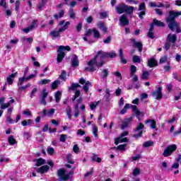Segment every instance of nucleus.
<instances>
[{"instance_id": "nucleus-1", "label": "nucleus", "mask_w": 181, "mask_h": 181, "mask_svg": "<svg viewBox=\"0 0 181 181\" xmlns=\"http://www.w3.org/2000/svg\"><path fill=\"white\" fill-rule=\"evenodd\" d=\"M170 15L166 18V22L168 23V28L170 30L173 31L176 29L177 33H180V28H179V23L175 21V19L177 18V16H180L181 11L175 12L173 11H170L169 12Z\"/></svg>"}, {"instance_id": "nucleus-2", "label": "nucleus", "mask_w": 181, "mask_h": 181, "mask_svg": "<svg viewBox=\"0 0 181 181\" xmlns=\"http://www.w3.org/2000/svg\"><path fill=\"white\" fill-rule=\"evenodd\" d=\"M100 52H98L97 55L88 63V66L85 68L86 71H95L99 66L104 64V62L100 55Z\"/></svg>"}, {"instance_id": "nucleus-3", "label": "nucleus", "mask_w": 181, "mask_h": 181, "mask_svg": "<svg viewBox=\"0 0 181 181\" xmlns=\"http://www.w3.org/2000/svg\"><path fill=\"white\" fill-rule=\"evenodd\" d=\"M59 26H62V28L58 30L54 29L50 33V36H52L53 39H57V37H60L61 33H62V32H64L67 30V29H69V26H70V21L66 22V21L62 20L59 21Z\"/></svg>"}, {"instance_id": "nucleus-4", "label": "nucleus", "mask_w": 181, "mask_h": 181, "mask_svg": "<svg viewBox=\"0 0 181 181\" xmlns=\"http://www.w3.org/2000/svg\"><path fill=\"white\" fill-rule=\"evenodd\" d=\"M177 39V36L175 34L170 33L167 36L166 42L164 45L163 49L168 52L170 49V46L172 49H176V47H179L177 45H176V40Z\"/></svg>"}, {"instance_id": "nucleus-5", "label": "nucleus", "mask_w": 181, "mask_h": 181, "mask_svg": "<svg viewBox=\"0 0 181 181\" xmlns=\"http://www.w3.org/2000/svg\"><path fill=\"white\" fill-rule=\"evenodd\" d=\"M115 9L117 13L119 15H121V13H127V15H132V13H134V7L132 6H128L124 3H121L116 6Z\"/></svg>"}, {"instance_id": "nucleus-6", "label": "nucleus", "mask_w": 181, "mask_h": 181, "mask_svg": "<svg viewBox=\"0 0 181 181\" xmlns=\"http://www.w3.org/2000/svg\"><path fill=\"white\" fill-rule=\"evenodd\" d=\"M129 108H132L133 112L135 113L136 117H139L141 115V111L138 110V107L136 105H131L129 103H127L123 109L120 111V114L122 115H124V114H127V111L129 110Z\"/></svg>"}, {"instance_id": "nucleus-7", "label": "nucleus", "mask_w": 181, "mask_h": 181, "mask_svg": "<svg viewBox=\"0 0 181 181\" xmlns=\"http://www.w3.org/2000/svg\"><path fill=\"white\" fill-rule=\"evenodd\" d=\"M65 50L67 52H70L69 46H59L57 50L58 54L57 57V63H62L63 62V59H64V56H66V53H64Z\"/></svg>"}, {"instance_id": "nucleus-8", "label": "nucleus", "mask_w": 181, "mask_h": 181, "mask_svg": "<svg viewBox=\"0 0 181 181\" xmlns=\"http://www.w3.org/2000/svg\"><path fill=\"white\" fill-rule=\"evenodd\" d=\"M176 149H177V146H176V144L168 146L164 149L163 156H164V158H168V156H170V155H172V153H173L175 151H176Z\"/></svg>"}, {"instance_id": "nucleus-9", "label": "nucleus", "mask_w": 181, "mask_h": 181, "mask_svg": "<svg viewBox=\"0 0 181 181\" xmlns=\"http://www.w3.org/2000/svg\"><path fill=\"white\" fill-rule=\"evenodd\" d=\"M58 177L59 180H69V177H70V175H71V172H67V170L64 169L58 170L57 171Z\"/></svg>"}, {"instance_id": "nucleus-10", "label": "nucleus", "mask_w": 181, "mask_h": 181, "mask_svg": "<svg viewBox=\"0 0 181 181\" xmlns=\"http://www.w3.org/2000/svg\"><path fill=\"white\" fill-rule=\"evenodd\" d=\"M98 53H100V59L102 60L103 59H108L109 57L112 59L114 57H117V56L115 51H112L110 52H103V51H99Z\"/></svg>"}, {"instance_id": "nucleus-11", "label": "nucleus", "mask_w": 181, "mask_h": 181, "mask_svg": "<svg viewBox=\"0 0 181 181\" xmlns=\"http://www.w3.org/2000/svg\"><path fill=\"white\" fill-rule=\"evenodd\" d=\"M127 135H128V132H124L122 133L120 135V137L115 139V145H118V144H122V142H128V139L127 137L124 138V136H127Z\"/></svg>"}, {"instance_id": "nucleus-12", "label": "nucleus", "mask_w": 181, "mask_h": 181, "mask_svg": "<svg viewBox=\"0 0 181 181\" xmlns=\"http://www.w3.org/2000/svg\"><path fill=\"white\" fill-rule=\"evenodd\" d=\"M144 128V126L142 123H139L136 129H135V132L136 134H134V138H139L141 136H142V134H143V129Z\"/></svg>"}, {"instance_id": "nucleus-13", "label": "nucleus", "mask_w": 181, "mask_h": 181, "mask_svg": "<svg viewBox=\"0 0 181 181\" xmlns=\"http://www.w3.org/2000/svg\"><path fill=\"white\" fill-rule=\"evenodd\" d=\"M153 97H155L156 100L160 101L162 100V87H158L156 90L153 91Z\"/></svg>"}, {"instance_id": "nucleus-14", "label": "nucleus", "mask_w": 181, "mask_h": 181, "mask_svg": "<svg viewBox=\"0 0 181 181\" xmlns=\"http://www.w3.org/2000/svg\"><path fill=\"white\" fill-rule=\"evenodd\" d=\"M79 83L80 84H85L83 86V90L85 91V93H88V87L93 86L90 81H86V80L83 78L79 79Z\"/></svg>"}, {"instance_id": "nucleus-15", "label": "nucleus", "mask_w": 181, "mask_h": 181, "mask_svg": "<svg viewBox=\"0 0 181 181\" xmlns=\"http://www.w3.org/2000/svg\"><path fill=\"white\" fill-rule=\"evenodd\" d=\"M139 11L141 12L139 13V18L140 19H144V16L146 14V6L145 5V3H141L139 6Z\"/></svg>"}, {"instance_id": "nucleus-16", "label": "nucleus", "mask_w": 181, "mask_h": 181, "mask_svg": "<svg viewBox=\"0 0 181 181\" xmlns=\"http://www.w3.org/2000/svg\"><path fill=\"white\" fill-rule=\"evenodd\" d=\"M37 25V20H34L33 21L32 24L29 27L23 29V32H24V33H29L30 32H32V30H33V29H35V27Z\"/></svg>"}, {"instance_id": "nucleus-17", "label": "nucleus", "mask_w": 181, "mask_h": 181, "mask_svg": "<svg viewBox=\"0 0 181 181\" xmlns=\"http://www.w3.org/2000/svg\"><path fill=\"white\" fill-rule=\"evenodd\" d=\"M35 77H36V74H32L28 76H27L26 78H20L18 86H21L23 84V83H25V81H29V80H31L32 78H35Z\"/></svg>"}, {"instance_id": "nucleus-18", "label": "nucleus", "mask_w": 181, "mask_h": 181, "mask_svg": "<svg viewBox=\"0 0 181 181\" xmlns=\"http://www.w3.org/2000/svg\"><path fill=\"white\" fill-rule=\"evenodd\" d=\"M119 22H120L119 23L120 26H127L129 25V21L128 20V18L125 14L120 16Z\"/></svg>"}, {"instance_id": "nucleus-19", "label": "nucleus", "mask_w": 181, "mask_h": 181, "mask_svg": "<svg viewBox=\"0 0 181 181\" xmlns=\"http://www.w3.org/2000/svg\"><path fill=\"white\" fill-rule=\"evenodd\" d=\"M49 93H47V90L46 89H43L42 91V96L40 99V104L42 105H46V98Z\"/></svg>"}, {"instance_id": "nucleus-20", "label": "nucleus", "mask_w": 181, "mask_h": 181, "mask_svg": "<svg viewBox=\"0 0 181 181\" xmlns=\"http://www.w3.org/2000/svg\"><path fill=\"white\" fill-rule=\"evenodd\" d=\"M49 169H50V167H49V165H42V167L37 168L36 172L37 173H41V175H43V173H47V172L49 171Z\"/></svg>"}, {"instance_id": "nucleus-21", "label": "nucleus", "mask_w": 181, "mask_h": 181, "mask_svg": "<svg viewBox=\"0 0 181 181\" xmlns=\"http://www.w3.org/2000/svg\"><path fill=\"white\" fill-rule=\"evenodd\" d=\"M130 40H131V42H133L134 47H136L137 49H139V52L140 53L142 52V46H143L142 42H136V41H135V39H131Z\"/></svg>"}, {"instance_id": "nucleus-22", "label": "nucleus", "mask_w": 181, "mask_h": 181, "mask_svg": "<svg viewBox=\"0 0 181 181\" xmlns=\"http://www.w3.org/2000/svg\"><path fill=\"white\" fill-rule=\"evenodd\" d=\"M54 111L55 110L52 108L50 110H44L42 111V114H43V117H46V115H47V117H52V115H53L54 114Z\"/></svg>"}, {"instance_id": "nucleus-23", "label": "nucleus", "mask_w": 181, "mask_h": 181, "mask_svg": "<svg viewBox=\"0 0 181 181\" xmlns=\"http://www.w3.org/2000/svg\"><path fill=\"white\" fill-rule=\"evenodd\" d=\"M148 67H156V66H158V62L156 59L151 58L148 60Z\"/></svg>"}, {"instance_id": "nucleus-24", "label": "nucleus", "mask_w": 181, "mask_h": 181, "mask_svg": "<svg viewBox=\"0 0 181 181\" xmlns=\"http://www.w3.org/2000/svg\"><path fill=\"white\" fill-rule=\"evenodd\" d=\"M145 122L146 124H150L151 129H156V121L155 119H147Z\"/></svg>"}, {"instance_id": "nucleus-25", "label": "nucleus", "mask_w": 181, "mask_h": 181, "mask_svg": "<svg viewBox=\"0 0 181 181\" xmlns=\"http://www.w3.org/2000/svg\"><path fill=\"white\" fill-rule=\"evenodd\" d=\"M132 121V118H128V119H124V121L122 124L121 129H125V128H127V127H128V125H129V124H131Z\"/></svg>"}, {"instance_id": "nucleus-26", "label": "nucleus", "mask_w": 181, "mask_h": 181, "mask_svg": "<svg viewBox=\"0 0 181 181\" xmlns=\"http://www.w3.org/2000/svg\"><path fill=\"white\" fill-rule=\"evenodd\" d=\"M71 65H72V67L78 66V57H77V55L74 56L72 59Z\"/></svg>"}, {"instance_id": "nucleus-27", "label": "nucleus", "mask_w": 181, "mask_h": 181, "mask_svg": "<svg viewBox=\"0 0 181 181\" xmlns=\"http://www.w3.org/2000/svg\"><path fill=\"white\" fill-rule=\"evenodd\" d=\"M16 74H18V72H15L13 74H11L8 78H7V82L8 84H12L13 83V79L16 76Z\"/></svg>"}, {"instance_id": "nucleus-28", "label": "nucleus", "mask_w": 181, "mask_h": 181, "mask_svg": "<svg viewBox=\"0 0 181 181\" xmlns=\"http://www.w3.org/2000/svg\"><path fill=\"white\" fill-rule=\"evenodd\" d=\"M101 78L103 80H105L107 81V77H108V69H103L101 74H100Z\"/></svg>"}, {"instance_id": "nucleus-29", "label": "nucleus", "mask_w": 181, "mask_h": 181, "mask_svg": "<svg viewBox=\"0 0 181 181\" xmlns=\"http://www.w3.org/2000/svg\"><path fill=\"white\" fill-rule=\"evenodd\" d=\"M153 25H155L156 26H159L161 28H163V26H165V23L159 20H157L156 18H154L153 20Z\"/></svg>"}, {"instance_id": "nucleus-30", "label": "nucleus", "mask_w": 181, "mask_h": 181, "mask_svg": "<svg viewBox=\"0 0 181 181\" xmlns=\"http://www.w3.org/2000/svg\"><path fill=\"white\" fill-rule=\"evenodd\" d=\"M54 97H55V102L57 103H60V100H62V91L60 90L57 91V93H55Z\"/></svg>"}, {"instance_id": "nucleus-31", "label": "nucleus", "mask_w": 181, "mask_h": 181, "mask_svg": "<svg viewBox=\"0 0 181 181\" xmlns=\"http://www.w3.org/2000/svg\"><path fill=\"white\" fill-rule=\"evenodd\" d=\"M98 28L100 29L103 32L107 33V27L104 25L103 22H99L97 24Z\"/></svg>"}, {"instance_id": "nucleus-32", "label": "nucleus", "mask_w": 181, "mask_h": 181, "mask_svg": "<svg viewBox=\"0 0 181 181\" xmlns=\"http://www.w3.org/2000/svg\"><path fill=\"white\" fill-rule=\"evenodd\" d=\"M34 162L36 163V166H42V165H45V163H46L45 160L42 158L35 159Z\"/></svg>"}, {"instance_id": "nucleus-33", "label": "nucleus", "mask_w": 181, "mask_h": 181, "mask_svg": "<svg viewBox=\"0 0 181 181\" xmlns=\"http://www.w3.org/2000/svg\"><path fill=\"white\" fill-rule=\"evenodd\" d=\"M93 37L95 39H100L101 37V35L100 34V31L95 28H93Z\"/></svg>"}, {"instance_id": "nucleus-34", "label": "nucleus", "mask_w": 181, "mask_h": 181, "mask_svg": "<svg viewBox=\"0 0 181 181\" xmlns=\"http://www.w3.org/2000/svg\"><path fill=\"white\" fill-rule=\"evenodd\" d=\"M92 127H93L92 132L94 135V137L97 138L98 136V127H97V126H95V124H93Z\"/></svg>"}, {"instance_id": "nucleus-35", "label": "nucleus", "mask_w": 181, "mask_h": 181, "mask_svg": "<svg viewBox=\"0 0 181 181\" xmlns=\"http://www.w3.org/2000/svg\"><path fill=\"white\" fill-rule=\"evenodd\" d=\"M141 80H148L149 78V71H144L142 75L141 76Z\"/></svg>"}, {"instance_id": "nucleus-36", "label": "nucleus", "mask_w": 181, "mask_h": 181, "mask_svg": "<svg viewBox=\"0 0 181 181\" xmlns=\"http://www.w3.org/2000/svg\"><path fill=\"white\" fill-rule=\"evenodd\" d=\"M98 104H100V100H98L97 102H91L89 107H90V110L93 111V110H95V108H97V106L98 105Z\"/></svg>"}, {"instance_id": "nucleus-37", "label": "nucleus", "mask_w": 181, "mask_h": 181, "mask_svg": "<svg viewBox=\"0 0 181 181\" xmlns=\"http://www.w3.org/2000/svg\"><path fill=\"white\" fill-rule=\"evenodd\" d=\"M110 97H111V93H110V89L106 88L105 90V98L106 101H110Z\"/></svg>"}, {"instance_id": "nucleus-38", "label": "nucleus", "mask_w": 181, "mask_h": 181, "mask_svg": "<svg viewBox=\"0 0 181 181\" xmlns=\"http://www.w3.org/2000/svg\"><path fill=\"white\" fill-rule=\"evenodd\" d=\"M113 76L117 77L118 81H121V80H122V75L121 74V72H119V71L113 72Z\"/></svg>"}, {"instance_id": "nucleus-39", "label": "nucleus", "mask_w": 181, "mask_h": 181, "mask_svg": "<svg viewBox=\"0 0 181 181\" xmlns=\"http://www.w3.org/2000/svg\"><path fill=\"white\" fill-rule=\"evenodd\" d=\"M9 145H15L16 144V139L13 138V136H10L8 139Z\"/></svg>"}, {"instance_id": "nucleus-40", "label": "nucleus", "mask_w": 181, "mask_h": 181, "mask_svg": "<svg viewBox=\"0 0 181 181\" xmlns=\"http://www.w3.org/2000/svg\"><path fill=\"white\" fill-rule=\"evenodd\" d=\"M60 83L61 82L59 80L54 81L51 85L52 88H53L54 90L57 88V87H59V85H60Z\"/></svg>"}, {"instance_id": "nucleus-41", "label": "nucleus", "mask_w": 181, "mask_h": 181, "mask_svg": "<svg viewBox=\"0 0 181 181\" xmlns=\"http://www.w3.org/2000/svg\"><path fill=\"white\" fill-rule=\"evenodd\" d=\"M66 115H68L69 119H71V107L70 106H68L66 110Z\"/></svg>"}, {"instance_id": "nucleus-42", "label": "nucleus", "mask_w": 181, "mask_h": 181, "mask_svg": "<svg viewBox=\"0 0 181 181\" xmlns=\"http://www.w3.org/2000/svg\"><path fill=\"white\" fill-rule=\"evenodd\" d=\"M136 67L135 66V65H132L130 66V76H134V74H135V73H136Z\"/></svg>"}, {"instance_id": "nucleus-43", "label": "nucleus", "mask_w": 181, "mask_h": 181, "mask_svg": "<svg viewBox=\"0 0 181 181\" xmlns=\"http://www.w3.org/2000/svg\"><path fill=\"white\" fill-rule=\"evenodd\" d=\"M80 112H78V104H76L74 107V117L78 118Z\"/></svg>"}, {"instance_id": "nucleus-44", "label": "nucleus", "mask_w": 181, "mask_h": 181, "mask_svg": "<svg viewBox=\"0 0 181 181\" xmlns=\"http://www.w3.org/2000/svg\"><path fill=\"white\" fill-rule=\"evenodd\" d=\"M153 145V142L152 141H147L143 144L144 148H149V146H152Z\"/></svg>"}, {"instance_id": "nucleus-45", "label": "nucleus", "mask_w": 181, "mask_h": 181, "mask_svg": "<svg viewBox=\"0 0 181 181\" xmlns=\"http://www.w3.org/2000/svg\"><path fill=\"white\" fill-rule=\"evenodd\" d=\"M23 115L25 117H32V111L29 109H26L23 112Z\"/></svg>"}, {"instance_id": "nucleus-46", "label": "nucleus", "mask_w": 181, "mask_h": 181, "mask_svg": "<svg viewBox=\"0 0 181 181\" xmlns=\"http://www.w3.org/2000/svg\"><path fill=\"white\" fill-rule=\"evenodd\" d=\"M69 15L71 19H76V13L73 11V8L69 9Z\"/></svg>"}, {"instance_id": "nucleus-47", "label": "nucleus", "mask_w": 181, "mask_h": 181, "mask_svg": "<svg viewBox=\"0 0 181 181\" xmlns=\"http://www.w3.org/2000/svg\"><path fill=\"white\" fill-rule=\"evenodd\" d=\"M59 78L62 80L63 81H66V71L63 70L61 73V75L59 76Z\"/></svg>"}, {"instance_id": "nucleus-48", "label": "nucleus", "mask_w": 181, "mask_h": 181, "mask_svg": "<svg viewBox=\"0 0 181 181\" xmlns=\"http://www.w3.org/2000/svg\"><path fill=\"white\" fill-rule=\"evenodd\" d=\"M92 160L93 162H98V163H100L101 162V158L98 157L97 155H93L92 157Z\"/></svg>"}, {"instance_id": "nucleus-49", "label": "nucleus", "mask_w": 181, "mask_h": 181, "mask_svg": "<svg viewBox=\"0 0 181 181\" xmlns=\"http://www.w3.org/2000/svg\"><path fill=\"white\" fill-rule=\"evenodd\" d=\"M78 87H81V86H80L78 83H72L71 86L69 88V90H74L76 88H78Z\"/></svg>"}, {"instance_id": "nucleus-50", "label": "nucleus", "mask_w": 181, "mask_h": 181, "mask_svg": "<svg viewBox=\"0 0 181 181\" xmlns=\"http://www.w3.org/2000/svg\"><path fill=\"white\" fill-rule=\"evenodd\" d=\"M133 62L134 63H141V58L138 55H134L133 57Z\"/></svg>"}, {"instance_id": "nucleus-51", "label": "nucleus", "mask_w": 181, "mask_h": 181, "mask_svg": "<svg viewBox=\"0 0 181 181\" xmlns=\"http://www.w3.org/2000/svg\"><path fill=\"white\" fill-rule=\"evenodd\" d=\"M133 176H138V175H141V170L139 168H134L133 170Z\"/></svg>"}, {"instance_id": "nucleus-52", "label": "nucleus", "mask_w": 181, "mask_h": 181, "mask_svg": "<svg viewBox=\"0 0 181 181\" xmlns=\"http://www.w3.org/2000/svg\"><path fill=\"white\" fill-rule=\"evenodd\" d=\"M31 59L34 62L33 64L35 67H40V64L39 63V62L36 61V58H35V57H32Z\"/></svg>"}, {"instance_id": "nucleus-53", "label": "nucleus", "mask_w": 181, "mask_h": 181, "mask_svg": "<svg viewBox=\"0 0 181 181\" xmlns=\"http://www.w3.org/2000/svg\"><path fill=\"white\" fill-rule=\"evenodd\" d=\"M127 144L119 145L117 147H115V149H118L119 151H125V147Z\"/></svg>"}, {"instance_id": "nucleus-54", "label": "nucleus", "mask_w": 181, "mask_h": 181, "mask_svg": "<svg viewBox=\"0 0 181 181\" xmlns=\"http://www.w3.org/2000/svg\"><path fill=\"white\" fill-rule=\"evenodd\" d=\"M66 139H67V135L66 134H61L59 141L60 142H66Z\"/></svg>"}, {"instance_id": "nucleus-55", "label": "nucleus", "mask_w": 181, "mask_h": 181, "mask_svg": "<svg viewBox=\"0 0 181 181\" xmlns=\"http://www.w3.org/2000/svg\"><path fill=\"white\" fill-rule=\"evenodd\" d=\"M80 94H81V92L80 90H76L75 91V95L72 99L73 101H76V99L78 97H80Z\"/></svg>"}, {"instance_id": "nucleus-56", "label": "nucleus", "mask_w": 181, "mask_h": 181, "mask_svg": "<svg viewBox=\"0 0 181 181\" xmlns=\"http://www.w3.org/2000/svg\"><path fill=\"white\" fill-rule=\"evenodd\" d=\"M47 153H49V155H53V153H54V148L53 147H48L47 149Z\"/></svg>"}, {"instance_id": "nucleus-57", "label": "nucleus", "mask_w": 181, "mask_h": 181, "mask_svg": "<svg viewBox=\"0 0 181 181\" xmlns=\"http://www.w3.org/2000/svg\"><path fill=\"white\" fill-rule=\"evenodd\" d=\"M15 5H16L15 9H16V11L18 12V11H19V8H20V6H21V1L17 0V1H16Z\"/></svg>"}, {"instance_id": "nucleus-58", "label": "nucleus", "mask_w": 181, "mask_h": 181, "mask_svg": "<svg viewBox=\"0 0 181 181\" xmlns=\"http://www.w3.org/2000/svg\"><path fill=\"white\" fill-rule=\"evenodd\" d=\"M30 83H28L27 85L24 86H18V90H25V88H29V87H30Z\"/></svg>"}, {"instance_id": "nucleus-59", "label": "nucleus", "mask_w": 181, "mask_h": 181, "mask_svg": "<svg viewBox=\"0 0 181 181\" xmlns=\"http://www.w3.org/2000/svg\"><path fill=\"white\" fill-rule=\"evenodd\" d=\"M73 151L75 153H78V152H80V148H78V146L77 144H75L74 146Z\"/></svg>"}, {"instance_id": "nucleus-60", "label": "nucleus", "mask_w": 181, "mask_h": 181, "mask_svg": "<svg viewBox=\"0 0 181 181\" xmlns=\"http://www.w3.org/2000/svg\"><path fill=\"white\" fill-rule=\"evenodd\" d=\"M167 61H168V57L167 56H164V57L160 58V64L166 63Z\"/></svg>"}, {"instance_id": "nucleus-61", "label": "nucleus", "mask_w": 181, "mask_h": 181, "mask_svg": "<svg viewBox=\"0 0 181 181\" xmlns=\"http://www.w3.org/2000/svg\"><path fill=\"white\" fill-rule=\"evenodd\" d=\"M11 105L10 103L2 104L1 106V110H5L6 108H8Z\"/></svg>"}, {"instance_id": "nucleus-62", "label": "nucleus", "mask_w": 181, "mask_h": 181, "mask_svg": "<svg viewBox=\"0 0 181 181\" xmlns=\"http://www.w3.org/2000/svg\"><path fill=\"white\" fill-rule=\"evenodd\" d=\"M108 16V13L107 12H101L100 13V19H104Z\"/></svg>"}, {"instance_id": "nucleus-63", "label": "nucleus", "mask_w": 181, "mask_h": 181, "mask_svg": "<svg viewBox=\"0 0 181 181\" xmlns=\"http://www.w3.org/2000/svg\"><path fill=\"white\" fill-rule=\"evenodd\" d=\"M77 135H80L81 136H83V135H86V132H84L81 129H78Z\"/></svg>"}, {"instance_id": "nucleus-64", "label": "nucleus", "mask_w": 181, "mask_h": 181, "mask_svg": "<svg viewBox=\"0 0 181 181\" xmlns=\"http://www.w3.org/2000/svg\"><path fill=\"white\" fill-rule=\"evenodd\" d=\"M48 83H50V80L49 79H42L40 82V84H48Z\"/></svg>"}]
</instances>
